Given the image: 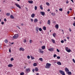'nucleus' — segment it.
Instances as JSON below:
<instances>
[{
  "label": "nucleus",
  "mask_w": 75,
  "mask_h": 75,
  "mask_svg": "<svg viewBox=\"0 0 75 75\" xmlns=\"http://www.w3.org/2000/svg\"><path fill=\"white\" fill-rule=\"evenodd\" d=\"M57 59H60V57H59V56H57Z\"/></svg>",
  "instance_id": "nucleus-43"
},
{
  "label": "nucleus",
  "mask_w": 75,
  "mask_h": 75,
  "mask_svg": "<svg viewBox=\"0 0 75 75\" xmlns=\"http://www.w3.org/2000/svg\"><path fill=\"white\" fill-rule=\"evenodd\" d=\"M35 70L36 72H37V71H38V69L37 67H36L35 69Z\"/></svg>",
  "instance_id": "nucleus-18"
},
{
  "label": "nucleus",
  "mask_w": 75,
  "mask_h": 75,
  "mask_svg": "<svg viewBox=\"0 0 75 75\" xmlns=\"http://www.w3.org/2000/svg\"><path fill=\"white\" fill-rule=\"evenodd\" d=\"M52 35H53L54 37H55V35H56V33H54Z\"/></svg>",
  "instance_id": "nucleus-28"
},
{
  "label": "nucleus",
  "mask_w": 75,
  "mask_h": 75,
  "mask_svg": "<svg viewBox=\"0 0 75 75\" xmlns=\"http://www.w3.org/2000/svg\"><path fill=\"white\" fill-rule=\"evenodd\" d=\"M69 11H68L67 12V13L68 14H69Z\"/></svg>",
  "instance_id": "nucleus-56"
},
{
  "label": "nucleus",
  "mask_w": 75,
  "mask_h": 75,
  "mask_svg": "<svg viewBox=\"0 0 75 75\" xmlns=\"http://www.w3.org/2000/svg\"><path fill=\"white\" fill-rule=\"evenodd\" d=\"M45 46H43L42 47V50H45Z\"/></svg>",
  "instance_id": "nucleus-21"
},
{
  "label": "nucleus",
  "mask_w": 75,
  "mask_h": 75,
  "mask_svg": "<svg viewBox=\"0 0 75 75\" xmlns=\"http://www.w3.org/2000/svg\"><path fill=\"white\" fill-rule=\"evenodd\" d=\"M50 20H48V21H47V24H49V25H50Z\"/></svg>",
  "instance_id": "nucleus-24"
},
{
  "label": "nucleus",
  "mask_w": 75,
  "mask_h": 75,
  "mask_svg": "<svg viewBox=\"0 0 75 75\" xmlns=\"http://www.w3.org/2000/svg\"><path fill=\"white\" fill-rule=\"evenodd\" d=\"M16 27L18 28L19 29H20V27H18V26H16Z\"/></svg>",
  "instance_id": "nucleus-55"
},
{
  "label": "nucleus",
  "mask_w": 75,
  "mask_h": 75,
  "mask_svg": "<svg viewBox=\"0 0 75 75\" xmlns=\"http://www.w3.org/2000/svg\"><path fill=\"white\" fill-rule=\"evenodd\" d=\"M33 66L34 67H36V66H37V63H34L33 64Z\"/></svg>",
  "instance_id": "nucleus-31"
},
{
  "label": "nucleus",
  "mask_w": 75,
  "mask_h": 75,
  "mask_svg": "<svg viewBox=\"0 0 75 75\" xmlns=\"http://www.w3.org/2000/svg\"><path fill=\"white\" fill-rule=\"evenodd\" d=\"M59 11H62V8H61L59 9Z\"/></svg>",
  "instance_id": "nucleus-40"
},
{
  "label": "nucleus",
  "mask_w": 75,
  "mask_h": 75,
  "mask_svg": "<svg viewBox=\"0 0 75 75\" xmlns=\"http://www.w3.org/2000/svg\"><path fill=\"white\" fill-rule=\"evenodd\" d=\"M10 18H11L12 19H13L14 18V16H13L12 15H11L10 16Z\"/></svg>",
  "instance_id": "nucleus-20"
},
{
  "label": "nucleus",
  "mask_w": 75,
  "mask_h": 75,
  "mask_svg": "<svg viewBox=\"0 0 75 75\" xmlns=\"http://www.w3.org/2000/svg\"><path fill=\"white\" fill-rule=\"evenodd\" d=\"M73 25H74V26H75V21L74 22V23L73 24Z\"/></svg>",
  "instance_id": "nucleus-50"
},
{
  "label": "nucleus",
  "mask_w": 75,
  "mask_h": 75,
  "mask_svg": "<svg viewBox=\"0 0 75 75\" xmlns=\"http://www.w3.org/2000/svg\"><path fill=\"white\" fill-rule=\"evenodd\" d=\"M30 71V69H26V71L27 72H29Z\"/></svg>",
  "instance_id": "nucleus-27"
},
{
  "label": "nucleus",
  "mask_w": 75,
  "mask_h": 75,
  "mask_svg": "<svg viewBox=\"0 0 75 75\" xmlns=\"http://www.w3.org/2000/svg\"><path fill=\"white\" fill-rule=\"evenodd\" d=\"M20 74L21 75H24V72H22V73H20Z\"/></svg>",
  "instance_id": "nucleus-37"
},
{
  "label": "nucleus",
  "mask_w": 75,
  "mask_h": 75,
  "mask_svg": "<svg viewBox=\"0 0 75 75\" xmlns=\"http://www.w3.org/2000/svg\"><path fill=\"white\" fill-rule=\"evenodd\" d=\"M61 43H64V41L63 40H62L61 41Z\"/></svg>",
  "instance_id": "nucleus-44"
},
{
  "label": "nucleus",
  "mask_w": 75,
  "mask_h": 75,
  "mask_svg": "<svg viewBox=\"0 0 75 75\" xmlns=\"http://www.w3.org/2000/svg\"><path fill=\"white\" fill-rule=\"evenodd\" d=\"M67 74L69 75H72V73H71L70 71H68L67 72Z\"/></svg>",
  "instance_id": "nucleus-17"
},
{
  "label": "nucleus",
  "mask_w": 75,
  "mask_h": 75,
  "mask_svg": "<svg viewBox=\"0 0 75 75\" xmlns=\"http://www.w3.org/2000/svg\"><path fill=\"white\" fill-rule=\"evenodd\" d=\"M36 75H39V73H37Z\"/></svg>",
  "instance_id": "nucleus-64"
},
{
  "label": "nucleus",
  "mask_w": 75,
  "mask_h": 75,
  "mask_svg": "<svg viewBox=\"0 0 75 75\" xmlns=\"http://www.w3.org/2000/svg\"><path fill=\"white\" fill-rule=\"evenodd\" d=\"M57 52H59V50H58V49H57Z\"/></svg>",
  "instance_id": "nucleus-49"
},
{
  "label": "nucleus",
  "mask_w": 75,
  "mask_h": 75,
  "mask_svg": "<svg viewBox=\"0 0 75 75\" xmlns=\"http://www.w3.org/2000/svg\"><path fill=\"white\" fill-rule=\"evenodd\" d=\"M59 72L62 75H65V72L62 70H59Z\"/></svg>",
  "instance_id": "nucleus-2"
},
{
  "label": "nucleus",
  "mask_w": 75,
  "mask_h": 75,
  "mask_svg": "<svg viewBox=\"0 0 75 75\" xmlns=\"http://www.w3.org/2000/svg\"><path fill=\"white\" fill-rule=\"evenodd\" d=\"M48 50L49 51H50L51 52H52V51H54V48H51L49 49Z\"/></svg>",
  "instance_id": "nucleus-5"
},
{
  "label": "nucleus",
  "mask_w": 75,
  "mask_h": 75,
  "mask_svg": "<svg viewBox=\"0 0 75 75\" xmlns=\"http://www.w3.org/2000/svg\"><path fill=\"white\" fill-rule=\"evenodd\" d=\"M31 17L32 18H34L35 17V14L34 13H33L31 15Z\"/></svg>",
  "instance_id": "nucleus-16"
},
{
  "label": "nucleus",
  "mask_w": 75,
  "mask_h": 75,
  "mask_svg": "<svg viewBox=\"0 0 75 75\" xmlns=\"http://www.w3.org/2000/svg\"><path fill=\"white\" fill-rule=\"evenodd\" d=\"M65 50H66V51H67L68 50V47H67L66 48Z\"/></svg>",
  "instance_id": "nucleus-47"
},
{
  "label": "nucleus",
  "mask_w": 75,
  "mask_h": 75,
  "mask_svg": "<svg viewBox=\"0 0 75 75\" xmlns=\"http://www.w3.org/2000/svg\"><path fill=\"white\" fill-rule=\"evenodd\" d=\"M65 72H66V73H67V72H69V70L68 69V68H67V67H66L65 68Z\"/></svg>",
  "instance_id": "nucleus-7"
},
{
  "label": "nucleus",
  "mask_w": 75,
  "mask_h": 75,
  "mask_svg": "<svg viewBox=\"0 0 75 75\" xmlns=\"http://www.w3.org/2000/svg\"><path fill=\"white\" fill-rule=\"evenodd\" d=\"M59 25L58 24H56L55 25V28L57 29H58V28H59Z\"/></svg>",
  "instance_id": "nucleus-11"
},
{
  "label": "nucleus",
  "mask_w": 75,
  "mask_h": 75,
  "mask_svg": "<svg viewBox=\"0 0 75 75\" xmlns=\"http://www.w3.org/2000/svg\"><path fill=\"white\" fill-rule=\"evenodd\" d=\"M11 44H12V45H13L14 44L13 42L11 43Z\"/></svg>",
  "instance_id": "nucleus-62"
},
{
  "label": "nucleus",
  "mask_w": 75,
  "mask_h": 75,
  "mask_svg": "<svg viewBox=\"0 0 75 75\" xmlns=\"http://www.w3.org/2000/svg\"><path fill=\"white\" fill-rule=\"evenodd\" d=\"M40 8L41 10H43V7L42 6V5H41L40 6Z\"/></svg>",
  "instance_id": "nucleus-25"
},
{
  "label": "nucleus",
  "mask_w": 75,
  "mask_h": 75,
  "mask_svg": "<svg viewBox=\"0 0 75 75\" xmlns=\"http://www.w3.org/2000/svg\"><path fill=\"white\" fill-rule=\"evenodd\" d=\"M11 61H14V59L13 58H11Z\"/></svg>",
  "instance_id": "nucleus-36"
},
{
  "label": "nucleus",
  "mask_w": 75,
  "mask_h": 75,
  "mask_svg": "<svg viewBox=\"0 0 75 75\" xmlns=\"http://www.w3.org/2000/svg\"><path fill=\"white\" fill-rule=\"evenodd\" d=\"M67 39H68V40H69V37H67Z\"/></svg>",
  "instance_id": "nucleus-57"
},
{
  "label": "nucleus",
  "mask_w": 75,
  "mask_h": 75,
  "mask_svg": "<svg viewBox=\"0 0 75 75\" xmlns=\"http://www.w3.org/2000/svg\"><path fill=\"white\" fill-rule=\"evenodd\" d=\"M1 24L2 25L4 24V22H2L1 23Z\"/></svg>",
  "instance_id": "nucleus-51"
},
{
  "label": "nucleus",
  "mask_w": 75,
  "mask_h": 75,
  "mask_svg": "<svg viewBox=\"0 0 75 75\" xmlns=\"http://www.w3.org/2000/svg\"><path fill=\"white\" fill-rule=\"evenodd\" d=\"M15 6H17V7H18V8H21V7L20 6V5H19V4H17V3H15Z\"/></svg>",
  "instance_id": "nucleus-4"
},
{
  "label": "nucleus",
  "mask_w": 75,
  "mask_h": 75,
  "mask_svg": "<svg viewBox=\"0 0 75 75\" xmlns=\"http://www.w3.org/2000/svg\"><path fill=\"white\" fill-rule=\"evenodd\" d=\"M43 60L42 58H40L39 59V61H40L41 62H42V61H43V60Z\"/></svg>",
  "instance_id": "nucleus-23"
},
{
  "label": "nucleus",
  "mask_w": 75,
  "mask_h": 75,
  "mask_svg": "<svg viewBox=\"0 0 75 75\" xmlns=\"http://www.w3.org/2000/svg\"><path fill=\"white\" fill-rule=\"evenodd\" d=\"M52 16H55V14L54 13H52Z\"/></svg>",
  "instance_id": "nucleus-48"
},
{
  "label": "nucleus",
  "mask_w": 75,
  "mask_h": 75,
  "mask_svg": "<svg viewBox=\"0 0 75 75\" xmlns=\"http://www.w3.org/2000/svg\"><path fill=\"white\" fill-rule=\"evenodd\" d=\"M48 11H50V9H48V10H47Z\"/></svg>",
  "instance_id": "nucleus-63"
},
{
  "label": "nucleus",
  "mask_w": 75,
  "mask_h": 75,
  "mask_svg": "<svg viewBox=\"0 0 75 75\" xmlns=\"http://www.w3.org/2000/svg\"><path fill=\"white\" fill-rule=\"evenodd\" d=\"M32 42V40H30L29 41V42L30 43V44H31Z\"/></svg>",
  "instance_id": "nucleus-45"
},
{
  "label": "nucleus",
  "mask_w": 75,
  "mask_h": 75,
  "mask_svg": "<svg viewBox=\"0 0 75 75\" xmlns=\"http://www.w3.org/2000/svg\"><path fill=\"white\" fill-rule=\"evenodd\" d=\"M69 3V1H67L66 2V3L67 4H68Z\"/></svg>",
  "instance_id": "nucleus-53"
},
{
  "label": "nucleus",
  "mask_w": 75,
  "mask_h": 75,
  "mask_svg": "<svg viewBox=\"0 0 75 75\" xmlns=\"http://www.w3.org/2000/svg\"><path fill=\"white\" fill-rule=\"evenodd\" d=\"M36 31H37V32H38V30H39V28L38 27H36L35 28Z\"/></svg>",
  "instance_id": "nucleus-10"
},
{
  "label": "nucleus",
  "mask_w": 75,
  "mask_h": 75,
  "mask_svg": "<svg viewBox=\"0 0 75 75\" xmlns=\"http://www.w3.org/2000/svg\"><path fill=\"white\" fill-rule=\"evenodd\" d=\"M73 61L74 62V63H75V59H73Z\"/></svg>",
  "instance_id": "nucleus-46"
},
{
  "label": "nucleus",
  "mask_w": 75,
  "mask_h": 75,
  "mask_svg": "<svg viewBox=\"0 0 75 75\" xmlns=\"http://www.w3.org/2000/svg\"><path fill=\"white\" fill-rule=\"evenodd\" d=\"M21 25L22 26H23V25H24V24L23 23H21Z\"/></svg>",
  "instance_id": "nucleus-59"
},
{
  "label": "nucleus",
  "mask_w": 75,
  "mask_h": 75,
  "mask_svg": "<svg viewBox=\"0 0 75 75\" xmlns=\"http://www.w3.org/2000/svg\"><path fill=\"white\" fill-rule=\"evenodd\" d=\"M42 49H39V51L40 53H41V54H43L44 53V51H42Z\"/></svg>",
  "instance_id": "nucleus-6"
},
{
  "label": "nucleus",
  "mask_w": 75,
  "mask_h": 75,
  "mask_svg": "<svg viewBox=\"0 0 75 75\" xmlns=\"http://www.w3.org/2000/svg\"><path fill=\"white\" fill-rule=\"evenodd\" d=\"M27 58L28 59H30V56H27Z\"/></svg>",
  "instance_id": "nucleus-38"
},
{
  "label": "nucleus",
  "mask_w": 75,
  "mask_h": 75,
  "mask_svg": "<svg viewBox=\"0 0 75 75\" xmlns=\"http://www.w3.org/2000/svg\"><path fill=\"white\" fill-rule=\"evenodd\" d=\"M46 4L47 5V6H50V3H49L48 2H46Z\"/></svg>",
  "instance_id": "nucleus-29"
},
{
  "label": "nucleus",
  "mask_w": 75,
  "mask_h": 75,
  "mask_svg": "<svg viewBox=\"0 0 75 75\" xmlns=\"http://www.w3.org/2000/svg\"><path fill=\"white\" fill-rule=\"evenodd\" d=\"M31 59H34V57H33L31 56Z\"/></svg>",
  "instance_id": "nucleus-39"
},
{
  "label": "nucleus",
  "mask_w": 75,
  "mask_h": 75,
  "mask_svg": "<svg viewBox=\"0 0 75 75\" xmlns=\"http://www.w3.org/2000/svg\"><path fill=\"white\" fill-rule=\"evenodd\" d=\"M40 14H41L42 16H44L45 14V12H40Z\"/></svg>",
  "instance_id": "nucleus-8"
},
{
  "label": "nucleus",
  "mask_w": 75,
  "mask_h": 75,
  "mask_svg": "<svg viewBox=\"0 0 75 75\" xmlns=\"http://www.w3.org/2000/svg\"><path fill=\"white\" fill-rule=\"evenodd\" d=\"M69 30L70 32H71V31H72V30H71V29L70 28H69Z\"/></svg>",
  "instance_id": "nucleus-42"
},
{
  "label": "nucleus",
  "mask_w": 75,
  "mask_h": 75,
  "mask_svg": "<svg viewBox=\"0 0 75 75\" xmlns=\"http://www.w3.org/2000/svg\"><path fill=\"white\" fill-rule=\"evenodd\" d=\"M71 51V50L70 49L68 50L67 51V52H70Z\"/></svg>",
  "instance_id": "nucleus-34"
},
{
  "label": "nucleus",
  "mask_w": 75,
  "mask_h": 75,
  "mask_svg": "<svg viewBox=\"0 0 75 75\" xmlns=\"http://www.w3.org/2000/svg\"><path fill=\"white\" fill-rule=\"evenodd\" d=\"M30 20L32 21V22H33V19L31 18Z\"/></svg>",
  "instance_id": "nucleus-52"
},
{
  "label": "nucleus",
  "mask_w": 75,
  "mask_h": 75,
  "mask_svg": "<svg viewBox=\"0 0 75 75\" xmlns=\"http://www.w3.org/2000/svg\"><path fill=\"white\" fill-rule=\"evenodd\" d=\"M18 34H16L15 35L13 36V38H14L15 39H16V38H18Z\"/></svg>",
  "instance_id": "nucleus-3"
},
{
  "label": "nucleus",
  "mask_w": 75,
  "mask_h": 75,
  "mask_svg": "<svg viewBox=\"0 0 75 75\" xmlns=\"http://www.w3.org/2000/svg\"><path fill=\"white\" fill-rule=\"evenodd\" d=\"M4 21H5V22L6 21H7V20H6V18L4 19Z\"/></svg>",
  "instance_id": "nucleus-54"
},
{
  "label": "nucleus",
  "mask_w": 75,
  "mask_h": 75,
  "mask_svg": "<svg viewBox=\"0 0 75 75\" xmlns=\"http://www.w3.org/2000/svg\"><path fill=\"white\" fill-rule=\"evenodd\" d=\"M70 0L71 1H72V3H74L73 0Z\"/></svg>",
  "instance_id": "nucleus-60"
},
{
  "label": "nucleus",
  "mask_w": 75,
  "mask_h": 75,
  "mask_svg": "<svg viewBox=\"0 0 75 75\" xmlns=\"http://www.w3.org/2000/svg\"><path fill=\"white\" fill-rule=\"evenodd\" d=\"M51 40L52 41V42L54 43V44H55V40H54V39H52Z\"/></svg>",
  "instance_id": "nucleus-26"
},
{
  "label": "nucleus",
  "mask_w": 75,
  "mask_h": 75,
  "mask_svg": "<svg viewBox=\"0 0 75 75\" xmlns=\"http://www.w3.org/2000/svg\"><path fill=\"white\" fill-rule=\"evenodd\" d=\"M28 2L29 3H30V4H33V1H28Z\"/></svg>",
  "instance_id": "nucleus-14"
},
{
  "label": "nucleus",
  "mask_w": 75,
  "mask_h": 75,
  "mask_svg": "<svg viewBox=\"0 0 75 75\" xmlns=\"http://www.w3.org/2000/svg\"><path fill=\"white\" fill-rule=\"evenodd\" d=\"M8 67H13V65L12 64H10L8 65Z\"/></svg>",
  "instance_id": "nucleus-12"
},
{
  "label": "nucleus",
  "mask_w": 75,
  "mask_h": 75,
  "mask_svg": "<svg viewBox=\"0 0 75 75\" xmlns=\"http://www.w3.org/2000/svg\"><path fill=\"white\" fill-rule=\"evenodd\" d=\"M34 23H37L38 22V19L37 18H35L34 20Z\"/></svg>",
  "instance_id": "nucleus-13"
},
{
  "label": "nucleus",
  "mask_w": 75,
  "mask_h": 75,
  "mask_svg": "<svg viewBox=\"0 0 75 75\" xmlns=\"http://www.w3.org/2000/svg\"><path fill=\"white\" fill-rule=\"evenodd\" d=\"M23 42H24L25 43L26 42H27V40H26L25 39L23 41Z\"/></svg>",
  "instance_id": "nucleus-41"
},
{
  "label": "nucleus",
  "mask_w": 75,
  "mask_h": 75,
  "mask_svg": "<svg viewBox=\"0 0 75 75\" xmlns=\"http://www.w3.org/2000/svg\"><path fill=\"white\" fill-rule=\"evenodd\" d=\"M5 43H7L8 41H7V39H6L5 40Z\"/></svg>",
  "instance_id": "nucleus-35"
},
{
  "label": "nucleus",
  "mask_w": 75,
  "mask_h": 75,
  "mask_svg": "<svg viewBox=\"0 0 75 75\" xmlns=\"http://www.w3.org/2000/svg\"><path fill=\"white\" fill-rule=\"evenodd\" d=\"M51 66V64L49 63H47L46 64V66H45V68L47 69H49L50 68V67Z\"/></svg>",
  "instance_id": "nucleus-1"
},
{
  "label": "nucleus",
  "mask_w": 75,
  "mask_h": 75,
  "mask_svg": "<svg viewBox=\"0 0 75 75\" xmlns=\"http://www.w3.org/2000/svg\"><path fill=\"white\" fill-rule=\"evenodd\" d=\"M56 57H57V55L56 54H54L53 55V57H54V58H55Z\"/></svg>",
  "instance_id": "nucleus-33"
},
{
  "label": "nucleus",
  "mask_w": 75,
  "mask_h": 75,
  "mask_svg": "<svg viewBox=\"0 0 75 75\" xmlns=\"http://www.w3.org/2000/svg\"><path fill=\"white\" fill-rule=\"evenodd\" d=\"M43 29L44 31H45L46 30V27L45 26H43Z\"/></svg>",
  "instance_id": "nucleus-22"
},
{
  "label": "nucleus",
  "mask_w": 75,
  "mask_h": 75,
  "mask_svg": "<svg viewBox=\"0 0 75 75\" xmlns=\"http://www.w3.org/2000/svg\"><path fill=\"white\" fill-rule=\"evenodd\" d=\"M32 71L33 72H34V71H35V70L34 69H33Z\"/></svg>",
  "instance_id": "nucleus-58"
},
{
  "label": "nucleus",
  "mask_w": 75,
  "mask_h": 75,
  "mask_svg": "<svg viewBox=\"0 0 75 75\" xmlns=\"http://www.w3.org/2000/svg\"><path fill=\"white\" fill-rule=\"evenodd\" d=\"M37 6H35V10H37Z\"/></svg>",
  "instance_id": "nucleus-30"
},
{
  "label": "nucleus",
  "mask_w": 75,
  "mask_h": 75,
  "mask_svg": "<svg viewBox=\"0 0 75 75\" xmlns=\"http://www.w3.org/2000/svg\"><path fill=\"white\" fill-rule=\"evenodd\" d=\"M6 15L7 16H10V13H7L6 14Z\"/></svg>",
  "instance_id": "nucleus-19"
},
{
  "label": "nucleus",
  "mask_w": 75,
  "mask_h": 75,
  "mask_svg": "<svg viewBox=\"0 0 75 75\" xmlns=\"http://www.w3.org/2000/svg\"><path fill=\"white\" fill-rule=\"evenodd\" d=\"M39 30L40 31H42V30L41 28H39Z\"/></svg>",
  "instance_id": "nucleus-32"
},
{
  "label": "nucleus",
  "mask_w": 75,
  "mask_h": 75,
  "mask_svg": "<svg viewBox=\"0 0 75 75\" xmlns=\"http://www.w3.org/2000/svg\"><path fill=\"white\" fill-rule=\"evenodd\" d=\"M9 51L10 52H11V50H10V49H9Z\"/></svg>",
  "instance_id": "nucleus-61"
},
{
  "label": "nucleus",
  "mask_w": 75,
  "mask_h": 75,
  "mask_svg": "<svg viewBox=\"0 0 75 75\" xmlns=\"http://www.w3.org/2000/svg\"><path fill=\"white\" fill-rule=\"evenodd\" d=\"M57 64L59 65H61V63L59 62H57Z\"/></svg>",
  "instance_id": "nucleus-15"
},
{
  "label": "nucleus",
  "mask_w": 75,
  "mask_h": 75,
  "mask_svg": "<svg viewBox=\"0 0 75 75\" xmlns=\"http://www.w3.org/2000/svg\"><path fill=\"white\" fill-rule=\"evenodd\" d=\"M19 51H24V49L23 48L21 47L19 49Z\"/></svg>",
  "instance_id": "nucleus-9"
}]
</instances>
